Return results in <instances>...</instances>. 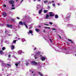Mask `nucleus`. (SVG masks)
<instances>
[{
    "instance_id": "obj_57",
    "label": "nucleus",
    "mask_w": 76,
    "mask_h": 76,
    "mask_svg": "<svg viewBox=\"0 0 76 76\" xmlns=\"http://www.w3.org/2000/svg\"><path fill=\"white\" fill-rule=\"evenodd\" d=\"M39 28H40V27H41V26H39Z\"/></svg>"
},
{
    "instance_id": "obj_23",
    "label": "nucleus",
    "mask_w": 76,
    "mask_h": 76,
    "mask_svg": "<svg viewBox=\"0 0 76 76\" xmlns=\"http://www.w3.org/2000/svg\"><path fill=\"white\" fill-rule=\"evenodd\" d=\"M68 40L69 41H71V43H73V42H72V40L70 39H68Z\"/></svg>"
},
{
    "instance_id": "obj_40",
    "label": "nucleus",
    "mask_w": 76,
    "mask_h": 76,
    "mask_svg": "<svg viewBox=\"0 0 76 76\" xmlns=\"http://www.w3.org/2000/svg\"><path fill=\"white\" fill-rule=\"evenodd\" d=\"M43 32H45V30H43Z\"/></svg>"
},
{
    "instance_id": "obj_10",
    "label": "nucleus",
    "mask_w": 76,
    "mask_h": 76,
    "mask_svg": "<svg viewBox=\"0 0 76 76\" xmlns=\"http://www.w3.org/2000/svg\"><path fill=\"white\" fill-rule=\"evenodd\" d=\"M41 59H42V61H44L45 60V58H44V56H42L41 57Z\"/></svg>"
},
{
    "instance_id": "obj_7",
    "label": "nucleus",
    "mask_w": 76,
    "mask_h": 76,
    "mask_svg": "<svg viewBox=\"0 0 76 76\" xmlns=\"http://www.w3.org/2000/svg\"><path fill=\"white\" fill-rule=\"evenodd\" d=\"M34 57H35V59H37L38 58V56L36 55V54L34 56Z\"/></svg>"
},
{
    "instance_id": "obj_39",
    "label": "nucleus",
    "mask_w": 76,
    "mask_h": 76,
    "mask_svg": "<svg viewBox=\"0 0 76 76\" xmlns=\"http://www.w3.org/2000/svg\"><path fill=\"white\" fill-rule=\"evenodd\" d=\"M44 25H47V26H48V25H49V24H45Z\"/></svg>"
},
{
    "instance_id": "obj_25",
    "label": "nucleus",
    "mask_w": 76,
    "mask_h": 76,
    "mask_svg": "<svg viewBox=\"0 0 76 76\" xmlns=\"http://www.w3.org/2000/svg\"><path fill=\"white\" fill-rule=\"evenodd\" d=\"M16 40H14L13 41V43H16Z\"/></svg>"
},
{
    "instance_id": "obj_36",
    "label": "nucleus",
    "mask_w": 76,
    "mask_h": 76,
    "mask_svg": "<svg viewBox=\"0 0 76 76\" xmlns=\"http://www.w3.org/2000/svg\"><path fill=\"white\" fill-rule=\"evenodd\" d=\"M17 19H20V18H19L18 17H17Z\"/></svg>"
},
{
    "instance_id": "obj_16",
    "label": "nucleus",
    "mask_w": 76,
    "mask_h": 76,
    "mask_svg": "<svg viewBox=\"0 0 76 76\" xmlns=\"http://www.w3.org/2000/svg\"><path fill=\"white\" fill-rule=\"evenodd\" d=\"M42 9H41L39 11V14H41V12H42Z\"/></svg>"
},
{
    "instance_id": "obj_31",
    "label": "nucleus",
    "mask_w": 76,
    "mask_h": 76,
    "mask_svg": "<svg viewBox=\"0 0 76 76\" xmlns=\"http://www.w3.org/2000/svg\"><path fill=\"white\" fill-rule=\"evenodd\" d=\"M23 25H26V23H25V22H23Z\"/></svg>"
},
{
    "instance_id": "obj_58",
    "label": "nucleus",
    "mask_w": 76,
    "mask_h": 76,
    "mask_svg": "<svg viewBox=\"0 0 76 76\" xmlns=\"http://www.w3.org/2000/svg\"><path fill=\"white\" fill-rule=\"evenodd\" d=\"M36 1V0H34V1Z\"/></svg>"
},
{
    "instance_id": "obj_4",
    "label": "nucleus",
    "mask_w": 76,
    "mask_h": 76,
    "mask_svg": "<svg viewBox=\"0 0 76 76\" xmlns=\"http://www.w3.org/2000/svg\"><path fill=\"white\" fill-rule=\"evenodd\" d=\"M7 28H12L13 27V26L12 25L7 24Z\"/></svg>"
},
{
    "instance_id": "obj_38",
    "label": "nucleus",
    "mask_w": 76,
    "mask_h": 76,
    "mask_svg": "<svg viewBox=\"0 0 76 76\" xmlns=\"http://www.w3.org/2000/svg\"><path fill=\"white\" fill-rule=\"evenodd\" d=\"M58 37H59V38H60L61 39V37L60 36V35H58Z\"/></svg>"
},
{
    "instance_id": "obj_60",
    "label": "nucleus",
    "mask_w": 76,
    "mask_h": 76,
    "mask_svg": "<svg viewBox=\"0 0 76 76\" xmlns=\"http://www.w3.org/2000/svg\"><path fill=\"white\" fill-rule=\"evenodd\" d=\"M35 75V74H34V76H34V75Z\"/></svg>"
},
{
    "instance_id": "obj_44",
    "label": "nucleus",
    "mask_w": 76,
    "mask_h": 76,
    "mask_svg": "<svg viewBox=\"0 0 76 76\" xmlns=\"http://www.w3.org/2000/svg\"><path fill=\"white\" fill-rule=\"evenodd\" d=\"M48 9H50V6H48Z\"/></svg>"
},
{
    "instance_id": "obj_42",
    "label": "nucleus",
    "mask_w": 76,
    "mask_h": 76,
    "mask_svg": "<svg viewBox=\"0 0 76 76\" xmlns=\"http://www.w3.org/2000/svg\"><path fill=\"white\" fill-rule=\"evenodd\" d=\"M18 64H20V62H18Z\"/></svg>"
},
{
    "instance_id": "obj_14",
    "label": "nucleus",
    "mask_w": 76,
    "mask_h": 76,
    "mask_svg": "<svg viewBox=\"0 0 76 76\" xmlns=\"http://www.w3.org/2000/svg\"><path fill=\"white\" fill-rule=\"evenodd\" d=\"M55 18L56 19H57V18H58V16L57 15H55Z\"/></svg>"
},
{
    "instance_id": "obj_34",
    "label": "nucleus",
    "mask_w": 76,
    "mask_h": 76,
    "mask_svg": "<svg viewBox=\"0 0 76 76\" xmlns=\"http://www.w3.org/2000/svg\"><path fill=\"white\" fill-rule=\"evenodd\" d=\"M25 26L26 28H28V26H27V25H26H26H25Z\"/></svg>"
},
{
    "instance_id": "obj_19",
    "label": "nucleus",
    "mask_w": 76,
    "mask_h": 76,
    "mask_svg": "<svg viewBox=\"0 0 76 76\" xmlns=\"http://www.w3.org/2000/svg\"><path fill=\"white\" fill-rule=\"evenodd\" d=\"M43 12H44V13H47V12H48V10H44Z\"/></svg>"
},
{
    "instance_id": "obj_56",
    "label": "nucleus",
    "mask_w": 76,
    "mask_h": 76,
    "mask_svg": "<svg viewBox=\"0 0 76 76\" xmlns=\"http://www.w3.org/2000/svg\"><path fill=\"white\" fill-rule=\"evenodd\" d=\"M32 73H34V72H33V71H32Z\"/></svg>"
},
{
    "instance_id": "obj_49",
    "label": "nucleus",
    "mask_w": 76,
    "mask_h": 76,
    "mask_svg": "<svg viewBox=\"0 0 76 76\" xmlns=\"http://www.w3.org/2000/svg\"><path fill=\"white\" fill-rule=\"evenodd\" d=\"M23 1V0H22L21 1V3H22Z\"/></svg>"
},
{
    "instance_id": "obj_9",
    "label": "nucleus",
    "mask_w": 76,
    "mask_h": 76,
    "mask_svg": "<svg viewBox=\"0 0 76 76\" xmlns=\"http://www.w3.org/2000/svg\"><path fill=\"white\" fill-rule=\"evenodd\" d=\"M11 50H14L15 49V46L14 45H12L11 46Z\"/></svg>"
},
{
    "instance_id": "obj_35",
    "label": "nucleus",
    "mask_w": 76,
    "mask_h": 76,
    "mask_svg": "<svg viewBox=\"0 0 76 76\" xmlns=\"http://www.w3.org/2000/svg\"><path fill=\"white\" fill-rule=\"evenodd\" d=\"M53 6L55 7V4H53Z\"/></svg>"
},
{
    "instance_id": "obj_50",
    "label": "nucleus",
    "mask_w": 76,
    "mask_h": 76,
    "mask_svg": "<svg viewBox=\"0 0 76 76\" xmlns=\"http://www.w3.org/2000/svg\"><path fill=\"white\" fill-rule=\"evenodd\" d=\"M18 27L19 28V27H20V26L19 25H18Z\"/></svg>"
},
{
    "instance_id": "obj_52",
    "label": "nucleus",
    "mask_w": 76,
    "mask_h": 76,
    "mask_svg": "<svg viewBox=\"0 0 76 76\" xmlns=\"http://www.w3.org/2000/svg\"><path fill=\"white\" fill-rule=\"evenodd\" d=\"M58 6H59L60 5V3L58 4Z\"/></svg>"
},
{
    "instance_id": "obj_2",
    "label": "nucleus",
    "mask_w": 76,
    "mask_h": 76,
    "mask_svg": "<svg viewBox=\"0 0 76 76\" xmlns=\"http://www.w3.org/2000/svg\"><path fill=\"white\" fill-rule=\"evenodd\" d=\"M2 64H3V65H4L5 66H11V65H10V64H5L3 62H2Z\"/></svg>"
},
{
    "instance_id": "obj_41",
    "label": "nucleus",
    "mask_w": 76,
    "mask_h": 76,
    "mask_svg": "<svg viewBox=\"0 0 76 76\" xmlns=\"http://www.w3.org/2000/svg\"><path fill=\"white\" fill-rule=\"evenodd\" d=\"M5 34H6V33H7V31H6V30L5 31Z\"/></svg>"
},
{
    "instance_id": "obj_63",
    "label": "nucleus",
    "mask_w": 76,
    "mask_h": 76,
    "mask_svg": "<svg viewBox=\"0 0 76 76\" xmlns=\"http://www.w3.org/2000/svg\"><path fill=\"white\" fill-rule=\"evenodd\" d=\"M23 39H22V40H23Z\"/></svg>"
},
{
    "instance_id": "obj_53",
    "label": "nucleus",
    "mask_w": 76,
    "mask_h": 76,
    "mask_svg": "<svg viewBox=\"0 0 76 76\" xmlns=\"http://www.w3.org/2000/svg\"><path fill=\"white\" fill-rule=\"evenodd\" d=\"M48 29H50V27H48Z\"/></svg>"
},
{
    "instance_id": "obj_37",
    "label": "nucleus",
    "mask_w": 76,
    "mask_h": 76,
    "mask_svg": "<svg viewBox=\"0 0 76 76\" xmlns=\"http://www.w3.org/2000/svg\"><path fill=\"white\" fill-rule=\"evenodd\" d=\"M50 42H53V41H51V39H50Z\"/></svg>"
},
{
    "instance_id": "obj_27",
    "label": "nucleus",
    "mask_w": 76,
    "mask_h": 76,
    "mask_svg": "<svg viewBox=\"0 0 76 76\" xmlns=\"http://www.w3.org/2000/svg\"><path fill=\"white\" fill-rule=\"evenodd\" d=\"M45 3H47L48 2V1L46 0L44 1Z\"/></svg>"
},
{
    "instance_id": "obj_43",
    "label": "nucleus",
    "mask_w": 76,
    "mask_h": 76,
    "mask_svg": "<svg viewBox=\"0 0 76 76\" xmlns=\"http://www.w3.org/2000/svg\"><path fill=\"white\" fill-rule=\"evenodd\" d=\"M54 1H52V3H54Z\"/></svg>"
},
{
    "instance_id": "obj_22",
    "label": "nucleus",
    "mask_w": 76,
    "mask_h": 76,
    "mask_svg": "<svg viewBox=\"0 0 76 76\" xmlns=\"http://www.w3.org/2000/svg\"><path fill=\"white\" fill-rule=\"evenodd\" d=\"M72 25L71 24H68V27H69V26H72Z\"/></svg>"
},
{
    "instance_id": "obj_45",
    "label": "nucleus",
    "mask_w": 76,
    "mask_h": 76,
    "mask_svg": "<svg viewBox=\"0 0 76 76\" xmlns=\"http://www.w3.org/2000/svg\"><path fill=\"white\" fill-rule=\"evenodd\" d=\"M10 56H11L10 55L8 56V57H10Z\"/></svg>"
},
{
    "instance_id": "obj_8",
    "label": "nucleus",
    "mask_w": 76,
    "mask_h": 76,
    "mask_svg": "<svg viewBox=\"0 0 76 76\" xmlns=\"http://www.w3.org/2000/svg\"><path fill=\"white\" fill-rule=\"evenodd\" d=\"M18 54L20 55L22 53V51L21 50H20L18 51Z\"/></svg>"
},
{
    "instance_id": "obj_48",
    "label": "nucleus",
    "mask_w": 76,
    "mask_h": 76,
    "mask_svg": "<svg viewBox=\"0 0 76 76\" xmlns=\"http://www.w3.org/2000/svg\"><path fill=\"white\" fill-rule=\"evenodd\" d=\"M52 30H56V29L53 28V29H52Z\"/></svg>"
},
{
    "instance_id": "obj_5",
    "label": "nucleus",
    "mask_w": 76,
    "mask_h": 76,
    "mask_svg": "<svg viewBox=\"0 0 76 76\" xmlns=\"http://www.w3.org/2000/svg\"><path fill=\"white\" fill-rule=\"evenodd\" d=\"M9 3L11 4H13L15 3V1H9Z\"/></svg>"
},
{
    "instance_id": "obj_18",
    "label": "nucleus",
    "mask_w": 76,
    "mask_h": 76,
    "mask_svg": "<svg viewBox=\"0 0 76 76\" xmlns=\"http://www.w3.org/2000/svg\"><path fill=\"white\" fill-rule=\"evenodd\" d=\"M39 75H40L41 76H43V75H42V73H41V72H39Z\"/></svg>"
},
{
    "instance_id": "obj_24",
    "label": "nucleus",
    "mask_w": 76,
    "mask_h": 76,
    "mask_svg": "<svg viewBox=\"0 0 76 76\" xmlns=\"http://www.w3.org/2000/svg\"><path fill=\"white\" fill-rule=\"evenodd\" d=\"M39 29H37V28L35 29V30L36 31H37L38 32H39Z\"/></svg>"
},
{
    "instance_id": "obj_47",
    "label": "nucleus",
    "mask_w": 76,
    "mask_h": 76,
    "mask_svg": "<svg viewBox=\"0 0 76 76\" xmlns=\"http://www.w3.org/2000/svg\"><path fill=\"white\" fill-rule=\"evenodd\" d=\"M45 28H48V27H45Z\"/></svg>"
},
{
    "instance_id": "obj_33",
    "label": "nucleus",
    "mask_w": 76,
    "mask_h": 76,
    "mask_svg": "<svg viewBox=\"0 0 76 76\" xmlns=\"http://www.w3.org/2000/svg\"><path fill=\"white\" fill-rule=\"evenodd\" d=\"M15 65L16 66H18V64L17 63L15 64Z\"/></svg>"
},
{
    "instance_id": "obj_32",
    "label": "nucleus",
    "mask_w": 76,
    "mask_h": 76,
    "mask_svg": "<svg viewBox=\"0 0 76 76\" xmlns=\"http://www.w3.org/2000/svg\"><path fill=\"white\" fill-rule=\"evenodd\" d=\"M15 6V5L13 4H12V7H14Z\"/></svg>"
},
{
    "instance_id": "obj_51",
    "label": "nucleus",
    "mask_w": 76,
    "mask_h": 76,
    "mask_svg": "<svg viewBox=\"0 0 76 76\" xmlns=\"http://www.w3.org/2000/svg\"><path fill=\"white\" fill-rule=\"evenodd\" d=\"M36 50V48H35L34 49V50Z\"/></svg>"
},
{
    "instance_id": "obj_26",
    "label": "nucleus",
    "mask_w": 76,
    "mask_h": 76,
    "mask_svg": "<svg viewBox=\"0 0 76 76\" xmlns=\"http://www.w3.org/2000/svg\"><path fill=\"white\" fill-rule=\"evenodd\" d=\"M28 64H29V63L28 62L26 63V65L27 66H28Z\"/></svg>"
},
{
    "instance_id": "obj_1",
    "label": "nucleus",
    "mask_w": 76,
    "mask_h": 76,
    "mask_svg": "<svg viewBox=\"0 0 76 76\" xmlns=\"http://www.w3.org/2000/svg\"><path fill=\"white\" fill-rule=\"evenodd\" d=\"M32 65H37L38 63L37 62H35V61H33L31 62Z\"/></svg>"
},
{
    "instance_id": "obj_3",
    "label": "nucleus",
    "mask_w": 76,
    "mask_h": 76,
    "mask_svg": "<svg viewBox=\"0 0 76 76\" xmlns=\"http://www.w3.org/2000/svg\"><path fill=\"white\" fill-rule=\"evenodd\" d=\"M3 16H4V17H6L7 16V14H6V13L5 12H3V13H2V15Z\"/></svg>"
},
{
    "instance_id": "obj_12",
    "label": "nucleus",
    "mask_w": 76,
    "mask_h": 76,
    "mask_svg": "<svg viewBox=\"0 0 76 76\" xmlns=\"http://www.w3.org/2000/svg\"><path fill=\"white\" fill-rule=\"evenodd\" d=\"M0 54L1 55L3 54V51L2 50H1L0 51Z\"/></svg>"
},
{
    "instance_id": "obj_30",
    "label": "nucleus",
    "mask_w": 76,
    "mask_h": 76,
    "mask_svg": "<svg viewBox=\"0 0 76 76\" xmlns=\"http://www.w3.org/2000/svg\"><path fill=\"white\" fill-rule=\"evenodd\" d=\"M49 23L50 25H53V23L51 22H49Z\"/></svg>"
},
{
    "instance_id": "obj_11",
    "label": "nucleus",
    "mask_w": 76,
    "mask_h": 76,
    "mask_svg": "<svg viewBox=\"0 0 76 76\" xmlns=\"http://www.w3.org/2000/svg\"><path fill=\"white\" fill-rule=\"evenodd\" d=\"M19 24L20 25H23V24L22 23V21H20L19 22Z\"/></svg>"
},
{
    "instance_id": "obj_62",
    "label": "nucleus",
    "mask_w": 76,
    "mask_h": 76,
    "mask_svg": "<svg viewBox=\"0 0 76 76\" xmlns=\"http://www.w3.org/2000/svg\"><path fill=\"white\" fill-rule=\"evenodd\" d=\"M75 56H76V54H75Z\"/></svg>"
},
{
    "instance_id": "obj_55",
    "label": "nucleus",
    "mask_w": 76,
    "mask_h": 76,
    "mask_svg": "<svg viewBox=\"0 0 76 76\" xmlns=\"http://www.w3.org/2000/svg\"><path fill=\"white\" fill-rule=\"evenodd\" d=\"M16 2H17V1H18V0H16Z\"/></svg>"
},
{
    "instance_id": "obj_15",
    "label": "nucleus",
    "mask_w": 76,
    "mask_h": 76,
    "mask_svg": "<svg viewBox=\"0 0 76 76\" xmlns=\"http://www.w3.org/2000/svg\"><path fill=\"white\" fill-rule=\"evenodd\" d=\"M46 19H47L48 18H49V15L48 14H46Z\"/></svg>"
},
{
    "instance_id": "obj_21",
    "label": "nucleus",
    "mask_w": 76,
    "mask_h": 76,
    "mask_svg": "<svg viewBox=\"0 0 76 76\" xmlns=\"http://www.w3.org/2000/svg\"><path fill=\"white\" fill-rule=\"evenodd\" d=\"M29 33H30V34H32V30H30L29 31Z\"/></svg>"
},
{
    "instance_id": "obj_6",
    "label": "nucleus",
    "mask_w": 76,
    "mask_h": 76,
    "mask_svg": "<svg viewBox=\"0 0 76 76\" xmlns=\"http://www.w3.org/2000/svg\"><path fill=\"white\" fill-rule=\"evenodd\" d=\"M49 16H51V17H52L53 16H54V15L53 14V12H49Z\"/></svg>"
},
{
    "instance_id": "obj_20",
    "label": "nucleus",
    "mask_w": 76,
    "mask_h": 76,
    "mask_svg": "<svg viewBox=\"0 0 76 76\" xmlns=\"http://www.w3.org/2000/svg\"><path fill=\"white\" fill-rule=\"evenodd\" d=\"M2 50L4 51V50H6V48L4 47H3L2 48Z\"/></svg>"
},
{
    "instance_id": "obj_13",
    "label": "nucleus",
    "mask_w": 76,
    "mask_h": 76,
    "mask_svg": "<svg viewBox=\"0 0 76 76\" xmlns=\"http://www.w3.org/2000/svg\"><path fill=\"white\" fill-rule=\"evenodd\" d=\"M15 19H11V20L13 22H14V23H16V21L15 20Z\"/></svg>"
},
{
    "instance_id": "obj_17",
    "label": "nucleus",
    "mask_w": 76,
    "mask_h": 76,
    "mask_svg": "<svg viewBox=\"0 0 76 76\" xmlns=\"http://www.w3.org/2000/svg\"><path fill=\"white\" fill-rule=\"evenodd\" d=\"M40 53V52H38L37 53H36V54L38 56V55H39Z\"/></svg>"
},
{
    "instance_id": "obj_59",
    "label": "nucleus",
    "mask_w": 76,
    "mask_h": 76,
    "mask_svg": "<svg viewBox=\"0 0 76 76\" xmlns=\"http://www.w3.org/2000/svg\"><path fill=\"white\" fill-rule=\"evenodd\" d=\"M49 3H51V2H50H50H49Z\"/></svg>"
},
{
    "instance_id": "obj_61",
    "label": "nucleus",
    "mask_w": 76,
    "mask_h": 76,
    "mask_svg": "<svg viewBox=\"0 0 76 76\" xmlns=\"http://www.w3.org/2000/svg\"><path fill=\"white\" fill-rule=\"evenodd\" d=\"M65 50H66V49L65 48Z\"/></svg>"
},
{
    "instance_id": "obj_28",
    "label": "nucleus",
    "mask_w": 76,
    "mask_h": 76,
    "mask_svg": "<svg viewBox=\"0 0 76 76\" xmlns=\"http://www.w3.org/2000/svg\"><path fill=\"white\" fill-rule=\"evenodd\" d=\"M3 6L4 7H6V5L5 4H4L3 5Z\"/></svg>"
},
{
    "instance_id": "obj_29",
    "label": "nucleus",
    "mask_w": 76,
    "mask_h": 76,
    "mask_svg": "<svg viewBox=\"0 0 76 76\" xmlns=\"http://www.w3.org/2000/svg\"><path fill=\"white\" fill-rule=\"evenodd\" d=\"M15 9V7H12L11 8V9H12V10H13V9Z\"/></svg>"
},
{
    "instance_id": "obj_46",
    "label": "nucleus",
    "mask_w": 76,
    "mask_h": 76,
    "mask_svg": "<svg viewBox=\"0 0 76 76\" xmlns=\"http://www.w3.org/2000/svg\"><path fill=\"white\" fill-rule=\"evenodd\" d=\"M70 16H69L68 17H66V18H67V19H68V18H70Z\"/></svg>"
},
{
    "instance_id": "obj_54",
    "label": "nucleus",
    "mask_w": 76,
    "mask_h": 76,
    "mask_svg": "<svg viewBox=\"0 0 76 76\" xmlns=\"http://www.w3.org/2000/svg\"><path fill=\"white\" fill-rule=\"evenodd\" d=\"M38 1H41V0H38Z\"/></svg>"
}]
</instances>
